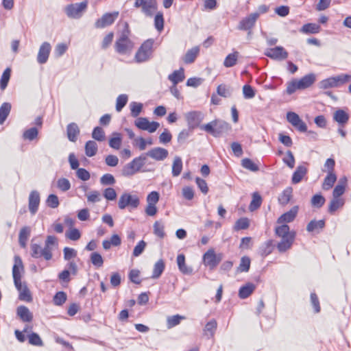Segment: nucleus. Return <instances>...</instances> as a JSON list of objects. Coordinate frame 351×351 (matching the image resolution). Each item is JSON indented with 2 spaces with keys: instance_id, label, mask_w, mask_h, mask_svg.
I'll return each instance as SVG.
<instances>
[{
  "instance_id": "nucleus-32",
  "label": "nucleus",
  "mask_w": 351,
  "mask_h": 351,
  "mask_svg": "<svg viewBox=\"0 0 351 351\" xmlns=\"http://www.w3.org/2000/svg\"><path fill=\"white\" fill-rule=\"evenodd\" d=\"M185 78L184 69L180 68L178 70L174 71L171 74L168 76V79L174 84L176 85L179 82H182Z\"/></svg>"
},
{
  "instance_id": "nucleus-6",
  "label": "nucleus",
  "mask_w": 351,
  "mask_h": 351,
  "mask_svg": "<svg viewBox=\"0 0 351 351\" xmlns=\"http://www.w3.org/2000/svg\"><path fill=\"white\" fill-rule=\"evenodd\" d=\"M129 31L127 29L123 32L121 36L116 40L114 47L117 52L120 54H126L130 53L134 45L132 42L128 38Z\"/></svg>"
},
{
  "instance_id": "nucleus-44",
  "label": "nucleus",
  "mask_w": 351,
  "mask_h": 351,
  "mask_svg": "<svg viewBox=\"0 0 351 351\" xmlns=\"http://www.w3.org/2000/svg\"><path fill=\"white\" fill-rule=\"evenodd\" d=\"M11 110V105L9 103H3L0 107V124H3Z\"/></svg>"
},
{
  "instance_id": "nucleus-60",
  "label": "nucleus",
  "mask_w": 351,
  "mask_h": 351,
  "mask_svg": "<svg viewBox=\"0 0 351 351\" xmlns=\"http://www.w3.org/2000/svg\"><path fill=\"white\" fill-rule=\"evenodd\" d=\"M92 137L98 141H103L105 140V133L104 130L100 127H96L94 128Z\"/></svg>"
},
{
  "instance_id": "nucleus-46",
  "label": "nucleus",
  "mask_w": 351,
  "mask_h": 351,
  "mask_svg": "<svg viewBox=\"0 0 351 351\" xmlns=\"http://www.w3.org/2000/svg\"><path fill=\"white\" fill-rule=\"evenodd\" d=\"M164 269L165 263L162 260H159L155 263L154 266L152 278L155 279L158 278L163 272Z\"/></svg>"
},
{
  "instance_id": "nucleus-64",
  "label": "nucleus",
  "mask_w": 351,
  "mask_h": 351,
  "mask_svg": "<svg viewBox=\"0 0 351 351\" xmlns=\"http://www.w3.org/2000/svg\"><path fill=\"white\" fill-rule=\"evenodd\" d=\"M91 263L96 267H100L103 265L104 260L100 254L93 252L90 255Z\"/></svg>"
},
{
  "instance_id": "nucleus-19",
  "label": "nucleus",
  "mask_w": 351,
  "mask_h": 351,
  "mask_svg": "<svg viewBox=\"0 0 351 351\" xmlns=\"http://www.w3.org/2000/svg\"><path fill=\"white\" fill-rule=\"evenodd\" d=\"M51 49V45L48 42H44L40 45L37 56V61L38 63L45 64L47 62L50 54Z\"/></svg>"
},
{
  "instance_id": "nucleus-1",
  "label": "nucleus",
  "mask_w": 351,
  "mask_h": 351,
  "mask_svg": "<svg viewBox=\"0 0 351 351\" xmlns=\"http://www.w3.org/2000/svg\"><path fill=\"white\" fill-rule=\"evenodd\" d=\"M315 81V75L310 73L300 80H293L287 84V93L293 94L297 90H303L310 87Z\"/></svg>"
},
{
  "instance_id": "nucleus-10",
  "label": "nucleus",
  "mask_w": 351,
  "mask_h": 351,
  "mask_svg": "<svg viewBox=\"0 0 351 351\" xmlns=\"http://www.w3.org/2000/svg\"><path fill=\"white\" fill-rule=\"evenodd\" d=\"M134 125L140 130L153 133L159 128L160 123L156 121L150 122L145 117H138L134 121Z\"/></svg>"
},
{
  "instance_id": "nucleus-2",
  "label": "nucleus",
  "mask_w": 351,
  "mask_h": 351,
  "mask_svg": "<svg viewBox=\"0 0 351 351\" xmlns=\"http://www.w3.org/2000/svg\"><path fill=\"white\" fill-rule=\"evenodd\" d=\"M201 129L210 133L215 137H219L222 134L227 132L230 129L228 123L222 120H215L201 126Z\"/></svg>"
},
{
  "instance_id": "nucleus-8",
  "label": "nucleus",
  "mask_w": 351,
  "mask_h": 351,
  "mask_svg": "<svg viewBox=\"0 0 351 351\" xmlns=\"http://www.w3.org/2000/svg\"><path fill=\"white\" fill-rule=\"evenodd\" d=\"M140 204V199L138 195L130 193H123L119 197L118 206L119 209L123 210L126 207L131 209L136 208Z\"/></svg>"
},
{
  "instance_id": "nucleus-49",
  "label": "nucleus",
  "mask_w": 351,
  "mask_h": 351,
  "mask_svg": "<svg viewBox=\"0 0 351 351\" xmlns=\"http://www.w3.org/2000/svg\"><path fill=\"white\" fill-rule=\"evenodd\" d=\"M262 199L261 197L257 193H254L252 195V199L249 206V209L251 211H254L259 208L261 205Z\"/></svg>"
},
{
  "instance_id": "nucleus-51",
  "label": "nucleus",
  "mask_w": 351,
  "mask_h": 351,
  "mask_svg": "<svg viewBox=\"0 0 351 351\" xmlns=\"http://www.w3.org/2000/svg\"><path fill=\"white\" fill-rule=\"evenodd\" d=\"M31 256L34 258L43 257V247L36 243H31Z\"/></svg>"
},
{
  "instance_id": "nucleus-17",
  "label": "nucleus",
  "mask_w": 351,
  "mask_h": 351,
  "mask_svg": "<svg viewBox=\"0 0 351 351\" xmlns=\"http://www.w3.org/2000/svg\"><path fill=\"white\" fill-rule=\"evenodd\" d=\"M69 269H64L58 274V278L60 281L68 283L70 281V275L75 276L77 273V266L73 261H71L67 265Z\"/></svg>"
},
{
  "instance_id": "nucleus-52",
  "label": "nucleus",
  "mask_w": 351,
  "mask_h": 351,
  "mask_svg": "<svg viewBox=\"0 0 351 351\" xmlns=\"http://www.w3.org/2000/svg\"><path fill=\"white\" fill-rule=\"evenodd\" d=\"M250 226V221L249 219L246 217H243L239 219L234 226V229L235 230H245L247 229Z\"/></svg>"
},
{
  "instance_id": "nucleus-26",
  "label": "nucleus",
  "mask_w": 351,
  "mask_h": 351,
  "mask_svg": "<svg viewBox=\"0 0 351 351\" xmlns=\"http://www.w3.org/2000/svg\"><path fill=\"white\" fill-rule=\"evenodd\" d=\"M217 323L215 319H213L210 320L205 325L204 328L203 329V335L207 337V339H210L214 337L215 331L217 330Z\"/></svg>"
},
{
  "instance_id": "nucleus-22",
  "label": "nucleus",
  "mask_w": 351,
  "mask_h": 351,
  "mask_svg": "<svg viewBox=\"0 0 351 351\" xmlns=\"http://www.w3.org/2000/svg\"><path fill=\"white\" fill-rule=\"evenodd\" d=\"M295 233L292 232L291 234L287 237L282 238L281 241L278 243L277 248L280 252H285L290 249L295 239Z\"/></svg>"
},
{
  "instance_id": "nucleus-15",
  "label": "nucleus",
  "mask_w": 351,
  "mask_h": 351,
  "mask_svg": "<svg viewBox=\"0 0 351 351\" xmlns=\"http://www.w3.org/2000/svg\"><path fill=\"white\" fill-rule=\"evenodd\" d=\"M119 12L106 13L100 19H97L95 23L96 28H104L112 25L118 17Z\"/></svg>"
},
{
  "instance_id": "nucleus-13",
  "label": "nucleus",
  "mask_w": 351,
  "mask_h": 351,
  "mask_svg": "<svg viewBox=\"0 0 351 351\" xmlns=\"http://www.w3.org/2000/svg\"><path fill=\"white\" fill-rule=\"evenodd\" d=\"M287 121L298 131L305 132L307 130L306 124L300 119L299 115L293 112L287 114Z\"/></svg>"
},
{
  "instance_id": "nucleus-36",
  "label": "nucleus",
  "mask_w": 351,
  "mask_h": 351,
  "mask_svg": "<svg viewBox=\"0 0 351 351\" xmlns=\"http://www.w3.org/2000/svg\"><path fill=\"white\" fill-rule=\"evenodd\" d=\"M336 180L337 176L334 173V172L328 173L324 180L322 189L326 191L330 189L332 187L335 182H336Z\"/></svg>"
},
{
  "instance_id": "nucleus-34",
  "label": "nucleus",
  "mask_w": 351,
  "mask_h": 351,
  "mask_svg": "<svg viewBox=\"0 0 351 351\" xmlns=\"http://www.w3.org/2000/svg\"><path fill=\"white\" fill-rule=\"evenodd\" d=\"M255 288L256 286L253 283L248 282L240 288L239 296L242 299L247 298L253 293Z\"/></svg>"
},
{
  "instance_id": "nucleus-28",
  "label": "nucleus",
  "mask_w": 351,
  "mask_h": 351,
  "mask_svg": "<svg viewBox=\"0 0 351 351\" xmlns=\"http://www.w3.org/2000/svg\"><path fill=\"white\" fill-rule=\"evenodd\" d=\"M199 53V47L195 46L189 49L184 56L183 57V61L186 64L193 63Z\"/></svg>"
},
{
  "instance_id": "nucleus-54",
  "label": "nucleus",
  "mask_w": 351,
  "mask_h": 351,
  "mask_svg": "<svg viewBox=\"0 0 351 351\" xmlns=\"http://www.w3.org/2000/svg\"><path fill=\"white\" fill-rule=\"evenodd\" d=\"M250 267V258L247 256L241 258L240 264L238 267V271L240 272H246L249 270Z\"/></svg>"
},
{
  "instance_id": "nucleus-31",
  "label": "nucleus",
  "mask_w": 351,
  "mask_h": 351,
  "mask_svg": "<svg viewBox=\"0 0 351 351\" xmlns=\"http://www.w3.org/2000/svg\"><path fill=\"white\" fill-rule=\"evenodd\" d=\"M17 315L18 316L25 322H31L33 319V315L28 309L25 306H20L17 308Z\"/></svg>"
},
{
  "instance_id": "nucleus-39",
  "label": "nucleus",
  "mask_w": 351,
  "mask_h": 351,
  "mask_svg": "<svg viewBox=\"0 0 351 351\" xmlns=\"http://www.w3.org/2000/svg\"><path fill=\"white\" fill-rule=\"evenodd\" d=\"M182 170V161L180 156H176L172 164V175L174 177L178 176Z\"/></svg>"
},
{
  "instance_id": "nucleus-24",
  "label": "nucleus",
  "mask_w": 351,
  "mask_h": 351,
  "mask_svg": "<svg viewBox=\"0 0 351 351\" xmlns=\"http://www.w3.org/2000/svg\"><path fill=\"white\" fill-rule=\"evenodd\" d=\"M16 289L19 292V298L21 300L30 302L32 300L31 293L25 284L20 282V285H15Z\"/></svg>"
},
{
  "instance_id": "nucleus-4",
  "label": "nucleus",
  "mask_w": 351,
  "mask_h": 351,
  "mask_svg": "<svg viewBox=\"0 0 351 351\" xmlns=\"http://www.w3.org/2000/svg\"><path fill=\"white\" fill-rule=\"evenodd\" d=\"M154 40L153 39H147L141 45L135 54L134 59L136 62H144L152 58L154 51Z\"/></svg>"
},
{
  "instance_id": "nucleus-47",
  "label": "nucleus",
  "mask_w": 351,
  "mask_h": 351,
  "mask_svg": "<svg viewBox=\"0 0 351 351\" xmlns=\"http://www.w3.org/2000/svg\"><path fill=\"white\" fill-rule=\"evenodd\" d=\"M183 319H185V317L176 315L173 316H169L167 319V326L168 328H171L177 325H178L180 322Z\"/></svg>"
},
{
  "instance_id": "nucleus-56",
  "label": "nucleus",
  "mask_w": 351,
  "mask_h": 351,
  "mask_svg": "<svg viewBox=\"0 0 351 351\" xmlns=\"http://www.w3.org/2000/svg\"><path fill=\"white\" fill-rule=\"evenodd\" d=\"M164 228V225L161 222L158 221H155L154 223V233L160 239L164 238L165 236Z\"/></svg>"
},
{
  "instance_id": "nucleus-48",
  "label": "nucleus",
  "mask_w": 351,
  "mask_h": 351,
  "mask_svg": "<svg viewBox=\"0 0 351 351\" xmlns=\"http://www.w3.org/2000/svg\"><path fill=\"white\" fill-rule=\"evenodd\" d=\"M336 87L341 86L351 81V75L350 74H341L334 76Z\"/></svg>"
},
{
  "instance_id": "nucleus-18",
  "label": "nucleus",
  "mask_w": 351,
  "mask_h": 351,
  "mask_svg": "<svg viewBox=\"0 0 351 351\" xmlns=\"http://www.w3.org/2000/svg\"><path fill=\"white\" fill-rule=\"evenodd\" d=\"M258 16L259 13L258 12L250 14L240 21L238 28L241 30H248L252 29Z\"/></svg>"
},
{
  "instance_id": "nucleus-59",
  "label": "nucleus",
  "mask_w": 351,
  "mask_h": 351,
  "mask_svg": "<svg viewBox=\"0 0 351 351\" xmlns=\"http://www.w3.org/2000/svg\"><path fill=\"white\" fill-rule=\"evenodd\" d=\"M66 300V294L64 291H59L53 297V303L57 306L62 305Z\"/></svg>"
},
{
  "instance_id": "nucleus-7",
  "label": "nucleus",
  "mask_w": 351,
  "mask_h": 351,
  "mask_svg": "<svg viewBox=\"0 0 351 351\" xmlns=\"http://www.w3.org/2000/svg\"><path fill=\"white\" fill-rule=\"evenodd\" d=\"M87 1L81 3H71L65 8L64 11L69 18L79 19L82 16L87 9Z\"/></svg>"
},
{
  "instance_id": "nucleus-53",
  "label": "nucleus",
  "mask_w": 351,
  "mask_h": 351,
  "mask_svg": "<svg viewBox=\"0 0 351 351\" xmlns=\"http://www.w3.org/2000/svg\"><path fill=\"white\" fill-rule=\"evenodd\" d=\"M242 166L251 171H258L259 170L258 166L256 165L251 159L244 158L242 160Z\"/></svg>"
},
{
  "instance_id": "nucleus-42",
  "label": "nucleus",
  "mask_w": 351,
  "mask_h": 351,
  "mask_svg": "<svg viewBox=\"0 0 351 351\" xmlns=\"http://www.w3.org/2000/svg\"><path fill=\"white\" fill-rule=\"evenodd\" d=\"M122 138L121 134L118 132L112 133V137L109 140V145L110 147L119 149L121 147Z\"/></svg>"
},
{
  "instance_id": "nucleus-35",
  "label": "nucleus",
  "mask_w": 351,
  "mask_h": 351,
  "mask_svg": "<svg viewBox=\"0 0 351 351\" xmlns=\"http://www.w3.org/2000/svg\"><path fill=\"white\" fill-rule=\"evenodd\" d=\"M30 232L31 229L29 227L25 226L21 229L19 235V242L22 247H25L27 241L30 236Z\"/></svg>"
},
{
  "instance_id": "nucleus-61",
  "label": "nucleus",
  "mask_w": 351,
  "mask_h": 351,
  "mask_svg": "<svg viewBox=\"0 0 351 351\" xmlns=\"http://www.w3.org/2000/svg\"><path fill=\"white\" fill-rule=\"evenodd\" d=\"M66 238L71 241H77L81 237V233L77 228H70L65 234Z\"/></svg>"
},
{
  "instance_id": "nucleus-3",
  "label": "nucleus",
  "mask_w": 351,
  "mask_h": 351,
  "mask_svg": "<svg viewBox=\"0 0 351 351\" xmlns=\"http://www.w3.org/2000/svg\"><path fill=\"white\" fill-rule=\"evenodd\" d=\"M146 159V156L144 154L134 158L130 162L123 167L121 175L124 177L132 176L144 166Z\"/></svg>"
},
{
  "instance_id": "nucleus-41",
  "label": "nucleus",
  "mask_w": 351,
  "mask_h": 351,
  "mask_svg": "<svg viewBox=\"0 0 351 351\" xmlns=\"http://www.w3.org/2000/svg\"><path fill=\"white\" fill-rule=\"evenodd\" d=\"M239 54L238 51H234L233 53L228 54L224 60V66L229 68L234 66L237 64Z\"/></svg>"
},
{
  "instance_id": "nucleus-11",
  "label": "nucleus",
  "mask_w": 351,
  "mask_h": 351,
  "mask_svg": "<svg viewBox=\"0 0 351 351\" xmlns=\"http://www.w3.org/2000/svg\"><path fill=\"white\" fill-rule=\"evenodd\" d=\"M221 259V254L217 255L213 248L209 249L203 256L204 264L211 269L216 267Z\"/></svg>"
},
{
  "instance_id": "nucleus-63",
  "label": "nucleus",
  "mask_w": 351,
  "mask_h": 351,
  "mask_svg": "<svg viewBox=\"0 0 351 351\" xmlns=\"http://www.w3.org/2000/svg\"><path fill=\"white\" fill-rule=\"evenodd\" d=\"M100 182L102 185H113L115 182V178L110 173H106L100 178Z\"/></svg>"
},
{
  "instance_id": "nucleus-25",
  "label": "nucleus",
  "mask_w": 351,
  "mask_h": 351,
  "mask_svg": "<svg viewBox=\"0 0 351 351\" xmlns=\"http://www.w3.org/2000/svg\"><path fill=\"white\" fill-rule=\"evenodd\" d=\"M349 114L342 109H338L333 114V119L340 125L344 126L349 120Z\"/></svg>"
},
{
  "instance_id": "nucleus-37",
  "label": "nucleus",
  "mask_w": 351,
  "mask_h": 351,
  "mask_svg": "<svg viewBox=\"0 0 351 351\" xmlns=\"http://www.w3.org/2000/svg\"><path fill=\"white\" fill-rule=\"evenodd\" d=\"M320 29V26L316 23H306L302 27L300 32L307 34H317Z\"/></svg>"
},
{
  "instance_id": "nucleus-5",
  "label": "nucleus",
  "mask_w": 351,
  "mask_h": 351,
  "mask_svg": "<svg viewBox=\"0 0 351 351\" xmlns=\"http://www.w3.org/2000/svg\"><path fill=\"white\" fill-rule=\"evenodd\" d=\"M134 7L146 16L152 17L158 8L156 0H134Z\"/></svg>"
},
{
  "instance_id": "nucleus-50",
  "label": "nucleus",
  "mask_w": 351,
  "mask_h": 351,
  "mask_svg": "<svg viewBox=\"0 0 351 351\" xmlns=\"http://www.w3.org/2000/svg\"><path fill=\"white\" fill-rule=\"evenodd\" d=\"M154 26H155V28L160 32L163 29V28H164V18H163L162 12H158L155 15Z\"/></svg>"
},
{
  "instance_id": "nucleus-14",
  "label": "nucleus",
  "mask_w": 351,
  "mask_h": 351,
  "mask_svg": "<svg viewBox=\"0 0 351 351\" xmlns=\"http://www.w3.org/2000/svg\"><path fill=\"white\" fill-rule=\"evenodd\" d=\"M265 55L271 59L278 60H285L288 57L287 51L281 46L267 49L265 51Z\"/></svg>"
},
{
  "instance_id": "nucleus-27",
  "label": "nucleus",
  "mask_w": 351,
  "mask_h": 351,
  "mask_svg": "<svg viewBox=\"0 0 351 351\" xmlns=\"http://www.w3.org/2000/svg\"><path fill=\"white\" fill-rule=\"evenodd\" d=\"M325 226V221L321 219L319 221L312 220L311 221L307 226L306 230L309 232L319 233Z\"/></svg>"
},
{
  "instance_id": "nucleus-33",
  "label": "nucleus",
  "mask_w": 351,
  "mask_h": 351,
  "mask_svg": "<svg viewBox=\"0 0 351 351\" xmlns=\"http://www.w3.org/2000/svg\"><path fill=\"white\" fill-rule=\"evenodd\" d=\"M306 173L307 169L304 166H298L293 174L292 182L293 184L299 183L302 180L303 177L306 175Z\"/></svg>"
},
{
  "instance_id": "nucleus-16",
  "label": "nucleus",
  "mask_w": 351,
  "mask_h": 351,
  "mask_svg": "<svg viewBox=\"0 0 351 351\" xmlns=\"http://www.w3.org/2000/svg\"><path fill=\"white\" fill-rule=\"evenodd\" d=\"M23 271V265L21 258L19 256L14 257V265L12 268V276L14 285H20L21 282V271Z\"/></svg>"
},
{
  "instance_id": "nucleus-57",
  "label": "nucleus",
  "mask_w": 351,
  "mask_h": 351,
  "mask_svg": "<svg viewBox=\"0 0 351 351\" xmlns=\"http://www.w3.org/2000/svg\"><path fill=\"white\" fill-rule=\"evenodd\" d=\"M29 343L36 346H43V342L40 336L35 332H32L28 335Z\"/></svg>"
},
{
  "instance_id": "nucleus-45",
  "label": "nucleus",
  "mask_w": 351,
  "mask_h": 351,
  "mask_svg": "<svg viewBox=\"0 0 351 351\" xmlns=\"http://www.w3.org/2000/svg\"><path fill=\"white\" fill-rule=\"evenodd\" d=\"M217 95L223 97H230L232 95V90L230 86L226 84H220L217 88Z\"/></svg>"
},
{
  "instance_id": "nucleus-23",
  "label": "nucleus",
  "mask_w": 351,
  "mask_h": 351,
  "mask_svg": "<svg viewBox=\"0 0 351 351\" xmlns=\"http://www.w3.org/2000/svg\"><path fill=\"white\" fill-rule=\"evenodd\" d=\"M299 208L298 206H293L291 209H290L288 212L282 215L278 219V223H289L294 220L295 218Z\"/></svg>"
},
{
  "instance_id": "nucleus-20",
  "label": "nucleus",
  "mask_w": 351,
  "mask_h": 351,
  "mask_svg": "<svg viewBox=\"0 0 351 351\" xmlns=\"http://www.w3.org/2000/svg\"><path fill=\"white\" fill-rule=\"evenodd\" d=\"M168 151L162 147H154L148 151L145 156H148L156 160H163L168 156Z\"/></svg>"
},
{
  "instance_id": "nucleus-55",
  "label": "nucleus",
  "mask_w": 351,
  "mask_h": 351,
  "mask_svg": "<svg viewBox=\"0 0 351 351\" xmlns=\"http://www.w3.org/2000/svg\"><path fill=\"white\" fill-rule=\"evenodd\" d=\"M293 232L289 231V227L287 225H282L276 229V234L281 237H287L292 234Z\"/></svg>"
},
{
  "instance_id": "nucleus-40",
  "label": "nucleus",
  "mask_w": 351,
  "mask_h": 351,
  "mask_svg": "<svg viewBox=\"0 0 351 351\" xmlns=\"http://www.w3.org/2000/svg\"><path fill=\"white\" fill-rule=\"evenodd\" d=\"M97 144L93 141H88L85 145V153L88 157L94 156L97 152Z\"/></svg>"
},
{
  "instance_id": "nucleus-58",
  "label": "nucleus",
  "mask_w": 351,
  "mask_h": 351,
  "mask_svg": "<svg viewBox=\"0 0 351 351\" xmlns=\"http://www.w3.org/2000/svg\"><path fill=\"white\" fill-rule=\"evenodd\" d=\"M128 99V96L125 94L118 96L116 101L117 111L120 112L123 109V108L126 105Z\"/></svg>"
},
{
  "instance_id": "nucleus-12",
  "label": "nucleus",
  "mask_w": 351,
  "mask_h": 351,
  "mask_svg": "<svg viewBox=\"0 0 351 351\" xmlns=\"http://www.w3.org/2000/svg\"><path fill=\"white\" fill-rule=\"evenodd\" d=\"M184 117L190 130L197 128L203 119L202 114L197 111L189 112L184 114Z\"/></svg>"
},
{
  "instance_id": "nucleus-29",
  "label": "nucleus",
  "mask_w": 351,
  "mask_h": 351,
  "mask_svg": "<svg viewBox=\"0 0 351 351\" xmlns=\"http://www.w3.org/2000/svg\"><path fill=\"white\" fill-rule=\"evenodd\" d=\"M177 264L179 268V270L184 274H191L193 272L192 268L188 267L185 263V256L184 254H181L178 255L177 256Z\"/></svg>"
},
{
  "instance_id": "nucleus-21",
  "label": "nucleus",
  "mask_w": 351,
  "mask_h": 351,
  "mask_svg": "<svg viewBox=\"0 0 351 351\" xmlns=\"http://www.w3.org/2000/svg\"><path fill=\"white\" fill-rule=\"evenodd\" d=\"M39 204V193L36 191H32L29 196V210L32 215H34L37 212Z\"/></svg>"
},
{
  "instance_id": "nucleus-30",
  "label": "nucleus",
  "mask_w": 351,
  "mask_h": 351,
  "mask_svg": "<svg viewBox=\"0 0 351 351\" xmlns=\"http://www.w3.org/2000/svg\"><path fill=\"white\" fill-rule=\"evenodd\" d=\"M66 132L69 141L72 142H75L77 140V137L80 134V130L76 123H71L67 125Z\"/></svg>"
},
{
  "instance_id": "nucleus-62",
  "label": "nucleus",
  "mask_w": 351,
  "mask_h": 351,
  "mask_svg": "<svg viewBox=\"0 0 351 351\" xmlns=\"http://www.w3.org/2000/svg\"><path fill=\"white\" fill-rule=\"evenodd\" d=\"M143 104L137 102H132L130 104L131 115L133 117H137L141 112Z\"/></svg>"
},
{
  "instance_id": "nucleus-38",
  "label": "nucleus",
  "mask_w": 351,
  "mask_h": 351,
  "mask_svg": "<svg viewBox=\"0 0 351 351\" xmlns=\"http://www.w3.org/2000/svg\"><path fill=\"white\" fill-rule=\"evenodd\" d=\"M293 189L291 187L285 189L278 197V202L282 205H286L292 197Z\"/></svg>"
},
{
  "instance_id": "nucleus-43",
  "label": "nucleus",
  "mask_w": 351,
  "mask_h": 351,
  "mask_svg": "<svg viewBox=\"0 0 351 351\" xmlns=\"http://www.w3.org/2000/svg\"><path fill=\"white\" fill-rule=\"evenodd\" d=\"M344 204V200L341 198L332 197L328 206L330 213H335L337 209L341 208Z\"/></svg>"
},
{
  "instance_id": "nucleus-9",
  "label": "nucleus",
  "mask_w": 351,
  "mask_h": 351,
  "mask_svg": "<svg viewBox=\"0 0 351 351\" xmlns=\"http://www.w3.org/2000/svg\"><path fill=\"white\" fill-rule=\"evenodd\" d=\"M58 245V239L55 236L49 235L47 237L45 242V246L43 248V257L46 261H49L53 257L52 252Z\"/></svg>"
}]
</instances>
